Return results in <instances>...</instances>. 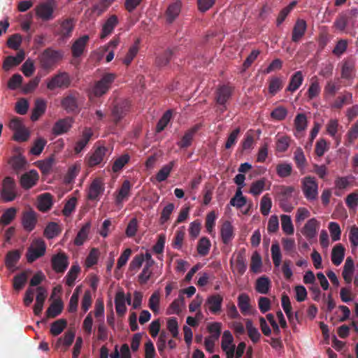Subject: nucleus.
<instances>
[{
	"label": "nucleus",
	"instance_id": "obj_1",
	"mask_svg": "<svg viewBox=\"0 0 358 358\" xmlns=\"http://www.w3.org/2000/svg\"><path fill=\"white\" fill-rule=\"evenodd\" d=\"M115 78L116 76L114 73H105L99 80L95 82L92 88L91 94L95 97H101L106 94L111 87Z\"/></svg>",
	"mask_w": 358,
	"mask_h": 358
},
{
	"label": "nucleus",
	"instance_id": "obj_2",
	"mask_svg": "<svg viewBox=\"0 0 358 358\" xmlns=\"http://www.w3.org/2000/svg\"><path fill=\"white\" fill-rule=\"evenodd\" d=\"M301 189L307 200L314 201L317 199L318 183L314 177H305L301 182Z\"/></svg>",
	"mask_w": 358,
	"mask_h": 358
},
{
	"label": "nucleus",
	"instance_id": "obj_3",
	"mask_svg": "<svg viewBox=\"0 0 358 358\" xmlns=\"http://www.w3.org/2000/svg\"><path fill=\"white\" fill-rule=\"evenodd\" d=\"M71 83V78L67 72H59L48 82L47 88L50 90H54L57 88L66 89L70 87Z\"/></svg>",
	"mask_w": 358,
	"mask_h": 358
},
{
	"label": "nucleus",
	"instance_id": "obj_4",
	"mask_svg": "<svg viewBox=\"0 0 358 358\" xmlns=\"http://www.w3.org/2000/svg\"><path fill=\"white\" fill-rule=\"evenodd\" d=\"M130 102L127 99L116 101L111 109L113 122L117 124L129 111Z\"/></svg>",
	"mask_w": 358,
	"mask_h": 358
},
{
	"label": "nucleus",
	"instance_id": "obj_5",
	"mask_svg": "<svg viewBox=\"0 0 358 358\" xmlns=\"http://www.w3.org/2000/svg\"><path fill=\"white\" fill-rule=\"evenodd\" d=\"M79 96L78 92H71L62 99L61 106L68 113H78L80 111Z\"/></svg>",
	"mask_w": 358,
	"mask_h": 358
},
{
	"label": "nucleus",
	"instance_id": "obj_6",
	"mask_svg": "<svg viewBox=\"0 0 358 358\" xmlns=\"http://www.w3.org/2000/svg\"><path fill=\"white\" fill-rule=\"evenodd\" d=\"M17 196L15 180L6 176L2 182L1 198L6 202L13 201Z\"/></svg>",
	"mask_w": 358,
	"mask_h": 358
},
{
	"label": "nucleus",
	"instance_id": "obj_7",
	"mask_svg": "<svg viewBox=\"0 0 358 358\" xmlns=\"http://www.w3.org/2000/svg\"><path fill=\"white\" fill-rule=\"evenodd\" d=\"M279 192V205L283 211L290 213L294 206L289 202L294 188L292 186H282Z\"/></svg>",
	"mask_w": 358,
	"mask_h": 358
},
{
	"label": "nucleus",
	"instance_id": "obj_8",
	"mask_svg": "<svg viewBox=\"0 0 358 358\" xmlns=\"http://www.w3.org/2000/svg\"><path fill=\"white\" fill-rule=\"evenodd\" d=\"M61 58L62 55L59 51L48 48L41 54L39 60L41 67L48 69L52 68Z\"/></svg>",
	"mask_w": 358,
	"mask_h": 358
},
{
	"label": "nucleus",
	"instance_id": "obj_9",
	"mask_svg": "<svg viewBox=\"0 0 358 358\" xmlns=\"http://www.w3.org/2000/svg\"><path fill=\"white\" fill-rule=\"evenodd\" d=\"M57 6V3L55 0H47L36 6V15L43 20H50L53 18V12Z\"/></svg>",
	"mask_w": 358,
	"mask_h": 358
},
{
	"label": "nucleus",
	"instance_id": "obj_10",
	"mask_svg": "<svg viewBox=\"0 0 358 358\" xmlns=\"http://www.w3.org/2000/svg\"><path fill=\"white\" fill-rule=\"evenodd\" d=\"M46 250V245L44 241L38 239L35 241L27 252L26 257L29 263H32L37 259L43 257Z\"/></svg>",
	"mask_w": 358,
	"mask_h": 358
},
{
	"label": "nucleus",
	"instance_id": "obj_11",
	"mask_svg": "<svg viewBox=\"0 0 358 358\" xmlns=\"http://www.w3.org/2000/svg\"><path fill=\"white\" fill-rule=\"evenodd\" d=\"M69 264L67 255L62 252L53 255L51 258L52 268L57 273H64Z\"/></svg>",
	"mask_w": 358,
	"mask_h": 358
},
{
	"label": "nucleus",
	"instance_id": "obj_12",
	"mask_svg": "<svg viewBox=\"0 0 358 358\" xmlns=\"http://www.w3.org/2000/svg\"><path fill=\"white\" fill-rule=\"evenodd\" d=\"M105 189L104 184L100 178H95L91 183L88 193L87 199L92 201H98L99 196L103 193Z\"/></svg>",
	"mask_w": 358,
	"mask_h": 358
},
{
	"label": "nucleus",
	"instance_id": "obj_13",
	"mask_svg": "<svg viewBox=\"0 0 358 358\" xmlns=\"http://www.w3.org/2000/svg\"><path fill=\"white\" fill-rule=\"evenodd\" d=\"M307 30V23L303 19H297L292 31V41L299 43L305 36Z\"/></svg>",
	"mask_w": 358,
	"mask_h": 358
},
{
	"label": "nucleus",
	"instance_id": "obj_14",
	"mask_svg": "<svg viewBox=\"0 0 358 358\" xmlns=\"http://www.w3.org/2000/svg\"><path fill=\"white\" fill-rule=\"evenodd\" d=\"M230 264L233 266V272L237 273L239 275H243L247 268L245 250H241L237 255L235 262L230 260Z\"/></svg>",
	"mask_w": 358,
	"mask_h": 358
},
{
	"label": "nucleus",
	"instance_id": "obj_15",
	"mask_svg": "<svg viewBox=\"0 0 358 358\" xmlns=\"http://www.w3.org/2000/svg\"><path fill=\"white\" fill-rule=\"evenodd\" d=\"M37 223V214L32 209L23 213L22 218V224L25 231L30 232L36 227Z\"/></svg>",
	"mask_w": 358,
	"mask_h": 358
},
{
	"label": "nucleus",
	"instance_id": "obj_16",
	"mask_svg": "<svg viewBox=\"0 0 358 358\" xmlns=\"http://www.w3.org/2000/svg\"><path fill=\"white\" fill-rule=\"evenodd\" d=\"M201 127L200 124H196L185 131L181 140L177 143L180 148L185 149L192 145L193 138Z\"/></svg>",
	"mask_w": 358,
	"mask_h": 358
},
{
	"label": "nucleus",
	"instance_id": "obj_17",
	"mask_svg": "<svg viewBox=\"0 0 358 358\" xmlns=\"http://www.w3.org/2000/svg\"><path fill=\"white\" fill-rule=\"evenodd\" d=\"M89 40L90 37L87 35H83L74 41L71 46V52L73 57L78 58L83 55Z\"/></svg>",
	"mask_w": 358,
	"mask_h": 358
},
{
	"label": "nucleus",
	"instance_id": "obj_18",
	"mask_svg": "<svg viewBox=\"0 0 358 358\" xmlns=\"http://www.w3.org/2000/svg\"><path fill=\"white\" fill-rule=\"evenodd\" d=\"M320 222L315 218H311L305 224L301 230L303 235L308 239H313L317 235Z\"/></svg>",
	"mask_w": 358,
	"mask_h": 358
},
{
	"label": "nucleus",
	"instance_id": "obj_19",
	"mask_svg": "<svg viewBox=\"0 0 358 358\" xmlns=\"http://www.w3.org/2000/svg\"><path fill=\"white\" fill-rule=\"evenodd\" d=\"M38 174L36 171L31 170L24 173L20 178V185L22 188L29 189L34 186L38 180Z\"/></svg>",
	"mask_w": 358,
	"mask_h": 358
},
{
	"label": "nucleus",
	"instance_id": "obj_20",
	"mask_svg": "<svg viewBox=\"0 0 358 358\" xmlns=\"http://www.w3.org/2000/svg\"><path fill=\"white\" fill-rule=\"evenodd\" d=\"M356 75L355 62L352 59L344 60L341 67V78L345 80H353Z\"/></svg>",
	"mask_w": 358,
	"mask_h": 358
},
{
	"label": "nucleus",
	"instance_id": "obj_21",
	"mask_svg": "<svg viewBox=\"0 0 358 358\" xmlns=\"http://www.w3.org/2000/svg\"><path fill=\"white\" fill-rule=\"evenodd\" d=\"M108 151V148L105 146H99L94 152L89 157L87 164L89 166L93 167L99 164L103 160Z\"/></svg>",
	"mask_w": 358,
	"mask_h": 358
},
{
	"label": "nucleus",
	"instance_id": "obj_22",
	"mask_svg": "<svg viewBox=\"0 0 358 358\" xmlns=\"http://www.w3.org/2000/svg\"><path fill=\"white\" fill-rule=\"evenodd\" d=\"M223 297L218 294H213L208 297L206 304L208 306L209 310L213 314H217L220 312Z\"/></svg>",
	"mask_w": 358,
	"mask_h": 358
},
{
	"label": "nucleus",
	"instance_id": "obj_23",
	"mask_svg": "<svg viewBox=\"0 0 358 358\" xmlns=\"http://www.w3.org/2000/svg\"><path fill=\"white\" fill-rule=\"evenodd\" d=\"M181 10V2L179 1L171 3L165 13L166 22L171 24L178 17Z\"/></svg>",
	"mask_w": 358,
	"mask_h": 358
},
{
	"label": "nucleus",
	"instance_id": "obj_24",
	"mask_svg": "<svg viewBox=\"0 0 358 358\" xmlns=\"http://www.w3.org/2000/svg\"><path fill=\"white\" fill-rule=\"evenodd\" d=\"M233 89L228 85H222L216 91L217 103L224 106L230 99Z\"/></svg>",
	"mask_w": 358,
	"mask_h": 358
},
{
	"label": "nucleus",
	"instance_id": "obj_25",
	"mask_svg": "<svg viewBox=\"0 0 358 358\" xmlns=\"http://www.w3.org/2000/svg\"><path fill=\"white\" fill-rule=\"evenodd\" d=\"M73 19L67 18L61 22L60 26L57 30V34L62 38H69L71 36L74 29Z\"/></svg>",
	"mask_w": 358,
	"mask_h": 358
},
{
	"label": "nucleus",
	"instance_id": "obj_26",
	"mask_svg": "<svg viewBox=\"0 0 358 358\" xmlns=\"http://www.w3.org/2000/svg\"><path fill=\"white\" fill-rule=\"evenodd\" d=\"M115 310L119 317H123L127 312L125 294L123 291H118L115 297Z\"/></svg>",
	"mask_w": 358,
	"mask_h": 358
},
{
	"label": "nucleus",
	"instance_id": "obj_27",
	"mask_svg": "<svg viewBox=\"0 0 358 358\" xmlns=\"http://www.w3.org/2000/svg\"><path fill=\"white\" fill-rule=\"evenodd\" d=\"M25 54L24 50L17 52L15 57L8 56L3 61V68L4 70L8 71L12 66L20 64L24 59Z\"/></svg>",
	"mask_w": 358,
	"mask_h": 358
},
{
	"label": "nucleus",
	"instance_id": "obj_28",
	"mask_svg": "<svg viewBox=\"0 0 358 358\" xmlns=\"http://www.w3.org/2000/svg\"><path fill=\"white\" fill-rule=\"evenodd\" d=\"M21 257V252L18 250H13L9 251L6 256L5 264L6 266L14 271L16 269V264Z\"/></svg>",
	"mask_w": 358,
	"mask_h": 358
},
{
	"label": "nucleus",
	"instance_id": "obj_29",
	"mask_svg": "<svg viewBox=\"0 0 358 358\" xmlns=\"http://www.w3.org/2000/svg\"><path fill=\"white\" fill-rule=\"evenodd\" d=\"M304 77L301 71H296L290 78L289 85L286 90L290 92H294L297 90L302 85Z\"/></svg>",
	"mask_w": 358,
	"mask_h": 358
},
{
	"label": "nucleus",
	"instance_id": "obj_30",
	"mask_svg": "<svg viewBox=\"0 0 358 358\" xmlns=\"http://www.w3.org/2000/svg\"><path fill=\"white\" fill-rule=\"evenodd\" d=\"M222 241L224 244H229L231 240L234 238V230L233 227L230 222L225 221L222 227L220 230Z\"/></svg>",
	"mask_w": 358,
	"mask_h": 358
},
{
	"label": "nucleus",
	"instance_id": "obj_31",
	"mask_svg": "<svg viewBox=\"0 0 358 358\" xmlns=\"http://www.w3.org/2000/svg\"><path fill=\"white\" fill-rule=\"evenodd\" d=\"M118 23V20L116 15H111L103 24L102 27V31L100 35L101 38H105L108 35H110L115 27L117 26Z\"/></svg>",
	"mask_w": 358,
	"mask_h": 358
},
{
	"label": "nucleus",
	"instance_id": "obj_32",
	"mask_svg": "<svg viewBox=\"0 0 358 358\" xmlns=\"http://www.w3.org/2000/svg\"><path fill=\"white\" fill-rule=\"evenodd\" d=\"M75 338V332L73 330H68L65 332L64 337H60L57 341L55 347L59 348L61 345L64 347V351H66L71 345Z\"/></svg>",
	"mask_w": 358,
	"mask_h": 358
},
{
	"label": "nucleus",
	"instance_id": "obj_33",
	"mask_svg": "<svg viewBox=\"0 0 358 358\" xmlns=\"http://www.w3.org/2000/svg\"><path fill=\"white\" fill-rule=\"evenodd\" d=\"M46 101L41 99L36 100L34 107L32 110L31 115V120L32 121H36L38 118L45 113L46 110Z\"/></svg>",
	"mask_w": 358,
	"mask_h": 358
},
{
	"label": "nucleus",
	"instance_id": "obj_34",
	"mask_svg": "<svg viewBox=\"0 0 358 358\" xmlns=\"http://www.w3.org/2000/svg\"><path fill=\"white\" fill-rule=\"evenodd\" d=\"M71 127V121L69 119H61L57 121L53 127L52 133L57 136L66 133Z\"/></svg>",
	"mask_w": 358,
	"mask_h": 358
},
{
	"label": "nucleus",
	"instance_id": "obj_35",
	"mask_svg": "<svg viewBox=\"0 0 358 358\" xmlns=\"http://www.w3.org/2000/svg\"><path fill=\"white\" fill-rule=\"evenodd\" d=\"M52 206V196L50 193H44L39 196L38 208L41 212L49 210Z\"/></svg>",
	"mask_w": 358,
	"mask_h": 358
},
{
	"label": "nucleus",
	"instance_id": "obj_36",
	"mask_svg": "<svg viewBox=\"0 0 358 358\" xmlns=\"http://www.w3.org/2000/svg\"><path fill=\"white\" fill-rule=\"evenodd\" d=\"M345 257V248L341 244L336 245L332 249L331 261L336 266L340 265Z\"/></svg>",
	"mask_w": 358,
	"mask_h": 358
},
{
	"label": "nucleus",
	"instance_id": "obj_37",
	"mask_svg": "<svg viewBox=\"0 0 358 358\" xmlns=\"http://www.w3.org/2000/svg\"><path fill=\"white\" fill-rule=\"evenodd\" d=\"M64 308V304L61 299L55 300L46 310V315L49 318H54L59 315Z\"/></svg>",
	"mask_w": 358,
	"mask_h": 358
},
{
	"label": "nucleus",
	"instance_id": "obj_38",
	"mask_svg": "<svg viewBox=\"0 0 358 358\" xmlns=\"http://www.w3.org/2000/svg\"><path fill=\"white\" fill-rule=\"evenodd\" d=\"M8 163L16 173H18L24 169L27 161L24 157L18 155L10 157Z\"/></svg>",
	"mask_w": 358,
	"mask_h": 358
},
{
	"label": "nucleus",
	"instance_id": "obj_39",
	"mask_svg": "<svg viewBox=\"0 0 358 358\" xmlns=\"http://www.w3.org/2000/svg\"><path fill=\"white\" fill-rule=\"evenodd\" d=\"M355 268V264L352 259L348 257L345 262L343 270V278L347 283H350L352 281V275Z\"/></svg>",
	"mask_w": 358,
	"mask_h": 358
},
{
	"label": "nucleus",
	"instance_id": "obj_40",
	"mask_svg": "<svg viewBox=\"0 0 358 358\" xmlns=\"http://www.w3.org/2000/svg\"><path fill=\"white\" fill-rule=\"evenodd\" d=\"M271 287V281L268 277L262 276L256 281L255 289L257 292L266 294Z\"/></svg>",
	"mask_w": 358,
	"mask_h": 358
},
{
	"label": "nucleus",
	"instance_id": "obj_41",
	"mask_svg": "<svg viewBox=\"0 0 358 358\" xmlns=\"http://www.w3.org/2000/svg\"><path fill=\"white\" fill-rule=\"evenodd\" d=\"M245 329L248 331V335L251 341L254 343H257L259 342L261 334L259 332L258 329L253 326L252 322L251 320L248 319L245 322Z\"/></svg>",
	"mask_w": 358,
	"mask_h": 358
},
{
	"label": "nucleus",
	"instance_id": "obj_42",
	"mask_svg": "<svg viewBox=\"0 0 358 358\" xmlns=\"http://www.w3.org/2000/svg\"><path fill=\"white\" fill-rule=\"evenodd\" d=\"M131 188V185L129 180H126L122 182L115 199L117 204L121 203L124 199L129 196Z\"/></svg>",
	"mask_w": 358,
	"mask_h": 358
},
{
	"label": "nucleus",
	"instance_id": "obj_43",
	"mask_svg": "<svg viewBox=\"0 0 358 358\" xmlns=\"http://www.w3.org/2000/svg\"><path fill=\"white\" fill-rule=\"evenodd\" d=\"M250 297L247 294L243 293L238 297V306L243 315H246L250 310Z\"/></svg>",
	"mask_w": 358,
	"mask_h": 358
},
{
	"label": "nucleus",
	"instance_id": "obj_44",
	"mask_svg": "<svg viewBox=\"0 0 358 358\" xmlns=\"http://www.w3.org/2000/svg\"><path fill=\"white\" fill-rule=\"evenodd\" d=\"M90 229V224L89 222L86 223L85 225L82 227V228L78 231L76 237L75 238L74 244L76 245L80 246L84 243L85 241L87 238Z\"/></svg>",
	"mask_w": 358,
	"mask_h": 358
},
{
	"label": "nucleus",
	"instance_id": "obj_45",
	"mask_svg": "<svg viewBox=\"0 0 358 358\" xmlns=\"http://www.w3.org/2000/svg\"><path fill=\"white\" fill-rule=\"evenodd\" d=\"M61 232L59 226L56 222H50L45 228L43 234L48 238L52 239L57 236Z\"/></svg>",
	"mask_w": 358,
	"mask_h": 358
},
{
	"label": "nucleus",
	"instance_id": "obj_46",
	"mask_svg": "<svg viewBox=\"0 0 358 358\" xmlns=\"http://www.w3.org/2000/svg\"><path fill=\"white\" fill-rule=\"evenodd\" d=\"M294 160L299 170H303L307 165V160L301 148H297L294 153Z\"/></svg>",
	"mask_w": 358,
	"mask_h": 358
},
{
	"label": "nucleus",
	"instance_id": "obj_47",
	"mask_svg": "<svg viewBox=\"0 0 358 358\" xmlns=\"http://www.w3.org/2000/svg\"><path fill=\"white\" fill-rule=\"evenodd\" d=\"M352 102V95L350 92H345L343 95L338 96L332 104L334 108L340 109L345 104Z\"/></svg>",
	"mask_w": 358,
	"mask_h": 358
},
{
	"label": "nucleus",
	"instance_id": "obj_48",
	"mask_svg": "<svg viewBox=\"0 0 358 358\" xmlns=\"http://www.w3.org/2000/svg\"><path fill=\"white\" fill-rule=\"evenodd\" d=\"M67 325V321L65 319H59L51 324L50 334L52 336L59 335Z\"/></svg>",
	"mask_w": 358,
	"mask_h": 358
},
{
	"label": "nucleus",
	"instance_id": "obj_49",
	"mask_svg": "<svg viewBox=\"0 0 358 358\" xmlns=\"http://www.w3.org/2000/svg\"><path fill=\"white\" fill-rule=\"evenodd\" d=\"M283 87L282 80L278 77H271L269 79L268 92L272 95L276 94Z\"/></svg>",
	"mask_w": 358,
	"mask_h": 358
},
{
	"label": "nucleus",
	"instance_id": "obj_50",
	"mask_svg": "<svg viewBox=\"0 0 358 358\" xmlns=\"http://www.w3.org/2000/svg\"><path fill=\"white\" fill-rule=\"evenodd\" d=\"M80 268L78 265H72L70 270L67 273L65 278L66 283L68 286L72 287L74 285L75 281L78 278L80 273Z\"/></svg>",
	"mask_w": 358,
	"mask_h": 358
},
{
	"label": "nucleus",
	"instance_id": "obj_51",
	"mask_svg": "<svg viewBox=\"0 0 358 358\" xmlns=\"http://www.w3.org/2000/svg\"><path fill=\"white\" fill-rule=\"evenodd\" d=\"M27 281V275L26 272L23 271L20 274L16 275L14 276L13 280V289L16 291L21 290L25 285Z\"/></svg>",
	"mask_w": 358,
	"mask_h": 358
},
{
	"label": "nucleus",
	"instance_id": "obj_52",
	"mask_svg": "<svg viewBox=\"0 0 358 358\" xmlns=\"http://www.w3.org/2000/svg\"><path fill=\"white\" fill-rule=\"evenodd\" d=\"M175 162L171 161L168 164L164 166L157 173L156 175V180L158 182H162L166 180V178L169 177L173 166H174Z\"/></svg>",
	"mask_w": 358,
	"mask_h": 358
},
{
	"label": "nucleus",
	"instance_id": "obj_53",
	"mask_svg": "<svg viewBox=\"0 0 358 358\" xmlns=\"http://www.w3.org/2000/svg\"><path fill=\"white\" fill-rule=\"evenodd\" d=\"M139 44H140V40L136 39L134 44L129 48L126 57L123 59V63L125 65L129 66L131 64V62H132V60L134 59V58L136 56V55L138 52Z\"/></svg>",
	"mask_w": 358,
	"mask_h": 358
},
{
	"label": "nucleus",
	"instance_id": "obj_54",
	"mask_svg": "<svg viewBox=\"0 0 358 358\" xmlns=\"http://www.w3.org/2000/svg\"><path fill=\"white\" fill-rule=\"evenodd\" d=\"M280 219L282 231L287 235L293 234L294 229L291 217L287 215H282Z\"/></svg>",
	"mask_w": 358,
	"mask_h": 358
},
{
	"label": "nucleus",
	"instance_id": "obj_55",
	"mask_svg": "<svg viewBox=\"0 0 358 358\" xmlns=\"http://www.w3.org/2000/svg\"><path fill=\"white\" fill-rule=\"evenodd\" d=\"M130 156L128 154H124L117 158L112 166V170L114 173H117L122 169V168L129 162Z\"/></svg>",
	"mask_w": 358,
	"mask_h": 358
},
{
	"label": "nucleus",
	"instance_id": "obj_56",
	"mask_svg": "<svg viewBox=\"0 0 358 358\" xmlns=\"http://www.w3.org/2000/svg\"><path fill=\"white\" fill-rule=\"evenodd\" d=\"M173 55V52L171 50H166L162 55L157 56L155 59V64L159 67H162L166 66Z\"/></svg>",
	"mask_w": 358,
	"mask_h": 358
},
{
	"label": "nucleus",
	"instance_id": "obj_57",
	"mask_svg": "<svg viewBox=\"0 0 358 358\" xmlns=\"http://www.w3.org/2000/svg\"><path fill=\"white\" fill-rule=\"evenodd\" d=\"M288 111L284 106H280L274 108L271 113V118L276 121L285 120L287 115Z\"/></svg>",
	"mask_w": 358,
	"mask_h": 358
},
{
	"label": "nucleus",
	"instance_id": "obj_58",
	"mask_svg": "<svg viewBox=\"0 0 358 358\" xmlns=\"http://www.w3.org/2000/svg\"><path fill=\"white\" fill-rule=\"evenodd\" d=\"M276 172L279 177L287 178L292 174V166L288 163H280L276 166Z\"/></svg>",
	"mask_w": 358,
	"mask_h": 358
},
{
	"label": "nucleus",
	"instance_id": "obj_59",
	"mask_svg": "<svg viewBox=\"0 0 358 358\" xmlns=\"http://www.w3.org/2000/svg\"><path fill=\"white\" fill-rule=\"evenodd\" d=\"M210 241L206 237L201 238L199 242L197 245V251L198 253L201 256H206L208 254L210 248Z\"/></svg>",
	"mask_w": 358,
	"mask_h": 358
},
{
	"label": "nucleus",
	"instance_id": "obj_60",
	"mask_svg": "<svg viewBox=\"0 0 358 358\" xmlns=\"http://www.w3.org/2000/svg\"><path fill=\"white\" fill-rule=\"evenodd\" d=\"M349 20L346 15L340 13L334 22V27L340 31H344L348 24Z\"/></svg>",
	"mask_w": 358,
	"mask_h": 358
},
{
	"label": "nucleus",
	"instance_id": "obj_61",
	"mask_svg": "<svg viewBox=\"0 0 358 358\" xmlns=\"http://www.w3.org/2000/svg\"><path fill=\"white\" fill-rule=\"evenodd\" d=\"M272 207V201L268 194L264 195L260 202V211L262 215H268Z\"/></svg>",
	"mask_w": 358,
	"mask_h": 358
},
{
	"label": "nucleus",
	"instance_id": "obj_62",
	"mask_svg": "<svg viewBox=\"0 0 358 358\" xmlns=\"http://www.w3.org/2000/svg\"><path fill=\"white\" fill-rule=\"evenodd\" d=\"M16 208H10L6 210L1 215V223L3 225H8L12 220L15 217Z\"/></svg>",
	"mask_w": 358,
	"mask_h": 358
},
{
	"label": "nucleus",
	"instance_id": "obj_63",
	"mask_svg": "<svg viewBox=\"0 0 358 358\" xmlns=\"http://www.w3.org/2000/svg\"><path fill=\"white\" fill-rule=\"evenodd\" d=\"M294 127L299 132L306 129L307 127V118L305 114L299 113L296 115L294 119Z\"/></svg>",
	"mask_w": 358,
	"mask_h": 358
},
{
	"label": "nucleus",
	"instance_id": "obj_64",
	"mask_svg": "<svg viewBox=\"0 0 358 358\" xmlns=\"http://www.w3.org/2000/svg\"><path fill=\"white\" fill-rule=\"evenodd\" d=\"M171 110H167L164 113L156 126V131L157 133L162 131L165 129L171 118Z\"/></svg>",
	"mask_w": 358,
	"mask_h": 358
}]
</instances>
